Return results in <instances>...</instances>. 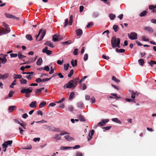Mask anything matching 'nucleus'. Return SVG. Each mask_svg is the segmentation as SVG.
<instances>
[{"label":"nucleus","mask_w":156,"mask_h":156,"mask_svg":"<svg viewBox=\"0 0 156 156\" xmlns=\"http://www.w3.org/2000/svg\"><path fill=\"white\" fill-rule=\"evenodd\" d=\"M79 79L75 78L74 80H71L67 83L64 85L63 87L64 88H74L77 85L78 83Z\"/></svg>","instance_id":"nucleus-1"},{"label":"nucleus","mask_w":156,"mask_h":156,"mask_svg":"<svg viewBox=\"0 0 156 156\" xmlns=\"http://www.w3.org/2000/svg\"><path fill=\"white\" fill-rule=\"evenodd\" d=\"M112 80L114 81L115 82L117 83H119L120 82V80H119L118 79H117L116 77H115L114 76H113L112 77Z\"/></svg>","instance_id":"nucleus-35"},{"label":"nucleus","mask_w":156,"mask_h":156,"mask_svg":"<svg viewBox=\"0 0 156 156\" xmlns=\"http://www.w3.org/2000/svg\"><path fill=\"white\" fill-rule=\"evenodd\" d=\"M2 61V63H5L7 61V59L5 57H4L3 58H0V63H1V61Z\"/></svg>","instance_id":"nucleus-30"},{"label":"nucleus","mask_w":156,"mask_h":156,"mask_svg":"<svg viewBox=\"0 0 156 156\" xmlns=\"http://www.w3.org/2000/svg\"><path fill=\"white\" fill-rule=\"evenodd\" d=\"M3 26L5 27V29L2 28L0 30V35L5 34L9 33L10 30L7 24L4 23L3 24Z\"/></svg>","instance_id":"nucleus-4"},{"label":"nucleus","mask_w":156,"mask_h":156,"mask_svg":"<svg viewBox=\"0 0 156 156\" xmlns=\"http://www.w3.org/2000/svg\"><path fill=\"white\" fill-rule=\"evenodd\" d=\"M2 148L3 149V151L4 152L6 151V148L7 147V146L5 144H3L2 145Z\"/></svg>","instance_id":"nucleus-46"},{"label":"nucleus","mask_w":156,"mask_h":156,"mask_svg":"<svg viewBox=\"0 0 156 156\" xmlns=\"http://www.w3.org/2000/svg\"><path fill=\"white\" fill-rule=\"evenodd\" d=\"M88 55L87 54H85L83 57V59L85 61H86L88 58Z\"/></svg>","instance_id":"nucleus-48"},{"label":"nucleus","mask_w":156,"mask_h":156,"mask_svg":"<svg viewBox=\"0 0 156 156\" xmlns=\"http://www.w3.org/2000/svg\"><path fill=\"white\" fill-rule=\"evenodd\" d=\"M44 69V70L47 72L49 71L50 70L49 67L48 66H45Z\"/></svg>","instance_id":"nucleus-50"},{"label":"nucleus","mask_w":156,"mask_h":156,"mask_svg":"<svg viewBox=\"0 0 156 156\" xmlns=\"http://www.w3.org/2000/svg\"><path fill=\"white\" fill-rule=\"evenodd\" d=\"M50 71L49 72V73L50 74H51L54 73V70L55 69V68L54 69H53L52 68V66H51L50 67Z\"/></svg>","instance_id":"nucleus-52"},{"label":"nucleus","mask_w":156,"mask_h":156,"mask_svg":"<svg viewBox=\"0 0 156 156\" xmlns=\"http://www.w3.org/2000/svg\"><path fill=\"white\" fill-rule=\"evenodd\" d=\"M44 89V87H43L39 89H36L35 91V93L36 94H41L42 90Z\"/></svg>","instance_id":"nucleus-19"},{"label":"nucleus","mask_w":156,"mask_h":156,"mask_svg":"<svg viewBox=\"0 0 156 156\" xmlns=\"http://www.w3.org/2000/svg\"><path fill=\"white\" fill-rule=\"evenodd\" d=\"M26 38L29 41L32 40L33 38L31 36L30 34H27L26 35Z\"/></svg>","instance_id":"nucleus-36"},{"label":"nucleus","mask_w":156,"mask_h":156,"mask_svg":"<svg viewBox=\"0 0 156 156\" xmlns=\"http://www.w3.org/2000/svg\"><path fill=\"white\" fill-rule=\"evenodd\" d=\"M46 104V103L45 101H42L40 103L39 105L40 108H42L44 107Z\"/></svg>","instance_id":"nucleus-25"},{"label":"nucleus","mask_w":156,"mask_h":156,"mask_svg":"<svg viewBox=\"0 0 156 156\" xmlns=\"http://www.w3.org/2000/svg\"><path fill=\"white\" fill-rule=\"evenodd\" d=\"M18 55L17 54L12 53L10 54V56L11 58H13L16 57Z\"/></svg>","instance_id":"nucleus-55"},{"label":"nucleus","mask_w":156,"mask_h":156,"mask_svg":"<svg viewBox=\"0 0 156 156\" xmlns=\"http://www.w3.org/2000/svg\"><path fill=\"white\" fill-rule=\"evenodd\" d=\"M17 108L15 106H12L9 107V110L10 112H12L14 111Z\"/></svg>","instance_id":"nucleus-17"},{"label":"nucleus","mask_w":156,"mask_h":156,"mask_svg":"<svg viewBox=\"0 0 156 156\" xmlns=\"http://www.w3.org/2000/svg\"><path fill=\"white\" fill-rule=\"evenodd\" d=\"M94 130H92L90 131V132L88 134L89 136H92L94 135Z\"/></svg>","instance_id":"nucleus-43"},{"label":"nucleus","mask_w":156,"mask_h":156,"mask_svg":"<svg viewBox=\"0 0 156 156\" xmlns=\"http://www.w3.org/2000/svg\"><path fill=\"white\" fill-rule=\"evenodd\" d=\"M71 147H64V146H62L60 147V149L62 150H65L66 149H68L69 148H71Z\"/></svg>","instance_id":"nucleus-41"},{"label":"nucleus","mask_w":156,"mask_h":156,"mask_svg":"<svg viewBox=\"0 0 156 156\" xmlns=\"http://www.w3.org/2000/svg\"><path fill=\"white\" fill-rule=\"evenodd\" d=\"M136 94L137 95H138V93H136V92L135 93L133 92H132V93L131 97L133 99H134L135 98V95H136Z\"/></svg>","instance_id":"nucleus-42"},{"label":"nucleus","mask_w":156,"mask_h":156,"mask_svg":"<svg viewBox=\"0 0 156 156\" xmlns=\"http://www.w3.org/2000/svg\"><path fill=\"white\" fill-rule=\"evenodd\" d=\"M77 106L79 108H82L83 106V104L82 102H79L77 104Z\"/></svg>","instance_id":"nucleus-54"},{"label":"nucleus","mask_w":156,"mask_h":156,"mask_svg":"<svg viewBox=\"0 0 156 156\" xmlns=\"http://www.w3.org/2000/svg\"><path fill=\"white\" fill-rule=\"evenodd\" d=\"M73 54L75 55H77L78 54V49L75 48L74 49L73 51Z\"/></svg>","instance_id":"nucleus-53"},{"label":"nucleus","mask_w":156,"mask_h":156,"mask_svg":"<svg viewBox=\"0 0 156 156\" xmlns=\"http://www.w3.org/2000/svg\"><path fill=\"white\" fill-rule=\"evenodd\" d=\"M13 77L14 79H21L22 77V76L20 74H14L13 75Z\"/></svg>","instance_id":"nucleus-23"},{"label":"nucleus","mask_w":156,"mask_h":156,"mask_svg":"<svg viewBox=\"0 0 156 156\" xmlns=\"http://www.w3.org/2000/svg\"><path fill=\"white\" fill-rule=\"evenodd\" d=\"M142 39L143 41H149V39L147 38L145 36H143L142 37Z\"/></svg>","instance_id":"nucleus-51"},{"label":"nucleus","mask_w":156,"mask_h":156,"mask_svg":"<svg viewBox=\"0 0 156 156\" xmlns=\"http://www.w3.org/2000/svg\"><path fill=\"white\" fill-rule=\"evenodd\" d=\"M45 34V31L41 29L39 31L38 34L36 35L35 36L36 40L39 41H41L43 38Z\"/></svg>","instance_id":"nucleus-3"},{"label":"nucleus","mask_w":156,"mask_h":156,"mask_svg":"<svg viewBox=\"0 0 156 156\" xmlns=\"http://www.w3.org/2000/svg\"><path fill=\"white\" fill-rule=\"evenodd\" d=\"M68 109L70 111H73V108L72 106H70L68 107Z\"/></svg>","instance_id":"nucleus-63"},{"label":"nucleus","mask_w":156,"mask_h":156,"mask_svg":"<svg viewBox=\"0 0 156 156\" xmlns=\"http://www.w3.org/2000/svg\"><path fill=\"white\" fill-rule=\"evenodd\" d=\"M76 156H83V154L81 153L78 152L76 153Z\"/></svg>","instance_id":"nucleus-64"},{"label":"nucleus","mask_w":156,"mask_h":156,"mask_svg":"<svg viewBox=\"0 0 156 156\" xmlns=\"http://www.w3.org/2000/svg\"><path fill=\"white\" fill-rule=\"evenodd\" d=\"M74 72V71L73 69H71L69 73L68 74V77H70L73 74Z\"/></svg>","instance_id":"nucleus-45"},{"label":"nucleus","mask_w":156,"mask_h":156,"mask_svg":"<svg viewBox=\"0 0 156 156\" xmlns=\"http://www.w3.org/2000/svg\"><path fill=\"white\" fill-rule=\"evenodd\" d=\"M116 51L117 52L122 53V52H124L125 51V50L124 49H119L118 48H116Z\"/></svg>","instance_id":"nucleus-39"},{"label":"nucleus","mask_w":156,"mask_h":156,"mask_svg":"<svg viewBox=\"0 0 156 156\" xmlns=\"http://www.w3.org/2000/svg\"><path fill=\"white\" fill-rule=\"evenodd\" d=\"M78 118L79 119V120L81 121L84 122L85 121V119L84 118V117L82 115H79Z\"/></svg>","instance_id":"nucleus-34"},{"label":"nucleus","mask_w":156,"mask_h":156,"mask_svg":"<svg viewBox=\"0 0 156 156\" xmlns=\"http://www.w3.org/2000/svg\"><path fill=\"white\" fill-rule=\"evenodd\" d=\"M76 33L77 36H81L83 34L82 30L80 29H78L76 31Z\"/></svg>","instance_id":"nucleus-15"},{"label":"nucleus","mask_w":156,"mask_h":156,"mask_svg":"<svg viewBox=\"0 0 156 156\" xmlns=\"http://www.w3.org/2000/svg\"><path fill=\"white\" fill-rule=\"evenodd\" d=\"M109 121V119H102L101 122L98 123V124L101 126H104Z\"/></svg>","instance_id":"nucleus-8"},{"label":"nucleus","mask_w":156,"mask_h":156,"mask_svg":"<svg viewBox=\"0 0 156 156\" xmlns=\"http://www.w3.org/2000/svg\"><path fill=\"white\" fill-rule=\"evenodd\" d=\"M149 9L152 10L153 12H156V5H151L149 6Z\"/></svg>","instance_id":"nucleus-18"},{"label":"nucleus","mask_w":156,"mask_h":156,"mask_svg":"<svg viewBox=\"0 0 156 156\" xmlns=\"http://www.w3.org/2000/svg\"><path fill=\"white\" fill-rule=\"evenodd\" d=\"M32 91V90H30L29 88H27L23 89L21 90V92L22 93L28 94L31 93Z\"/></svg>","instance_id":"nucleus-9"},{"label":"nucleus","mask_w":156,"mask_h":156,"mask_svg":"<svg viewBox=\"0 0 156 156\" xmlns=\"http://www.w3.org/2000/svg\"><path fill=\"white\" fill-rule=\"evenodd\" d=\"M75 94L74 92H71L69 95V100H72L74 98V96Z\"/></svg>","instance_id":"nucleus-29"},{"label":"nucleus","mask_w":156,"mask_h":156,"mask_svg":"<svg viewBox=\"0 0 156 156\" xmlns=\"http://www.w3.org/2000/svg\"><path fill=\"white\" fill-rule=\"evenodd\" d=\"M12 140H8L5 142L4 144H5L8 146V145H11L12 144Z\"/></svg>","instance_id":"nucleus-32"},{"label":"nucleus","mask_w":156,"mask_h":156,"mask_svg":"<svg viewBox=\"0 0 156 156\" xmlns=\"http://www.w3.org/2000/svg\"><path fill=\"white\" fill-rule=\"evenodd\" d=\"M5 16L9 18H15L18 20H19V18L18 17H16L15 16H14L13 15H12L11 14H9L8 13H5Z\"/></svg>","instance_id":"nucleus-12"},{"label":"nucleus","mask_w":156,"mask_h":156,"mask_svg":"<svg viewBox=\"0 0 156 156\" xmlns=\"http://www.w3.org/2000/svg\"><path fill=\"white\" fill-rule=\"evenodd\" d=\"M147 13V11H144L141 12L140 14V16H145Z\"/></svg>","instance_id":"nucleus-38"},{"label":"nucleus","mask_w":156,"mask_h":156,"mask_svg":"<svg viewBox=\"0 0 156 156\" xmlns=\"http://www.w3.org/2000/svg\"><path fill=\"white\" fill-rule=\"evenodd\" d=\"M14 92L12 91H10L9 92V97H12L13 96V94L14 93Z\"/></svg>","instance_id":"nucleus-56"},{"label":"nucleus","mask_w":156,"mask_h":156,"mask_svg":"<svg viewBox=\"0 0 156 156\" xmlns=\"http://www.w3.org/2000/svg\"><path fill=\"white\" fill-rule=\"evenodd\" d=\"M69 134L68 133L66 132L65 131H61L60 133V135H63L66 134Z\"/></svg>","instance_id":"nucleus-57"},{"label":"nucleus","mask_w":156,"mask_h":156,"mask_svg":"<svg viewBox=\"0 0 156 156\" xmlns=\"http://www.w3.org/2000/svg\"><path fill=\"white\" fill-rule=\"evenodd\" d=\"M32 74H29V75H27L26 76V77L28 79L30 80L32 78L31 76Z\"/></svg>","instance_id":"nucleus-58"},{"label":"nucleus","mask_w":156,"mask_h":156,"mask_svg":"<svg viewBox=\"0 0 156 156\" xmlns=\"http://www.w3.org/2000/svg\"><path fill=\"white\" fill-rule=\"evenodd\" d=\"M50 130L51 131H56V132H59L60 130L58 128H56L55 127L51 128Z\"/></svg>","instance_id":"nucleus-28"},{"label":"nucleus","mask_w":156,"mask_h":156,"mask_svg":"<svg viewBox=\"0 0 156 156\" xmlns=\"http://www.w3.org/2000/svg\"><path fill=\"white\" fill-rule=\"evenodd\" d=\"M144 30L150 33H153L154 32L153 29L150 27H144Z\"/></svg>","instance_id":"nucleus-11"},{"label":"nucleus","mask_w":156,"mask_h":156,"mask_svg":"<svg viewBox=\"0 0 156 156\" xmlns=\"http://www.w3.org/2000/svg\"><path fill=\"white\" fill-rule=\"evenodd\" d=\"M9 76L8 73H6L3 75L0 74V79L3 80L7 78Z\"/></svg>","instance_id":"nucleus-13"},{"label":"nucleus","mask_w":156,"mask_h":156,"mask_svg":"<svg viewBox=\"0 0 156 156\" xmlns=\"http://www.w3.org/2000/svg\"><path fill=\"white\" fill-rule=\"evenodd\" d=\"M44 44L52 48H53L55 46L52 43L51 41H47Z\"/></svg>","instance_id":"nucleus-16"},{"label":"nucleus","mask_w":156,"mask_h":156,"mask_svg":"<svg viewBox=\"0 0 156 156\" xmlns=\"http://www.w3.org/2000/svg\"><path fill=\"white\" fill-rule=\"evenodd\" d=\"M148 63L152 67L154 64H156V62L151 60L150 62H148Z\"/></svg>","instance_id":"nucleus-40"},{"label":"nucleus","mask_w":156,"mask_h":156,"mask_svg":"<svg viewBox=\"0 0 156 156\" xmlns=\"http://www.w3.org/2000/svg\"><path fill=\"white\" fill-rule=\"evenodd\" d=\"M109 16L110 19L112 20L115 17V16L114 14H110L109 15Z\"/></svg>","instance_id":"nucleus-44"},{"label":"nucleus","mask_w":156,"mask_h":156,"mask_svg":"<svg viewBox=\"0 0 156 156\" xmlns=\"http://www.w3.org/2000/svg\"><path fill=\"white\" fill-rule=\"evenodd\" d=\"M53 138L55 139L56 140H60L61 139V136L60 134H56L53 137Z\"/></svg>","instance_id":"nucleus-22"},{"label":"nucleus","mask_w":156,"mask_h":156,"mask_svg":"<svg viewBox=\"0 0 156 156\" xmlns=\"http://www.w3.org/2000/svg\"><path fill=\"white\" fill-rule=\"evenodd\" d=\"M112 121L117 123L120 124L121 123L120 121L117 118H113L112 119Z\"/></svg>","instance_id":"nucleus-26"},{"label":"nucleus","mask_w":156,"mask_h":156,"mask_svg":"<svg viewBox=\"0 0 156 156\" xmlns=\"http://www.w3.org/2000/svg\"><path fill=\"white\" fill-rule=\"evenodd\" d=\"M42 60L41 58H39L37 60V62L36 64L37 66H40L41 65L42 63Z\"/></svg>","instance_id":"nucleus-20"},{"label":"nucleus","mask_w":156,"mask_h":156,"mask_svg":"<svg viewBox=\"0 0 156 156\" xmlns=\"http://www.w3.org/2000/svg\"><path fill=\"white\" fill-rule=\"evenodd\" d=\"M63 39V37H62L57 34H55L53 36V40L54 41H59Z\"/></svg>","instance_id":"nucleus-6"},{"label":"nucleus","mask_w":156,"mask_h":156,"mask_svg":"<svg viewBox=\"0 0 156 156\" xmlns=\"http://www.w3.org/2000/svg\"><path fill=\"white\" fill-rule=\"evenodd\" d=\"M37 105V102L36 101H32L29 105L30 107L32 108H35Z\"/></svg>","instance_id":"nucleus-14"},{"label":"nucleus","mask_w":156,"mask_h":156,"mask_svg":"<svg viewBox=\"0 0 156 156\" xmlns=\"http://www.w3.org/2000/svg\"><path fill=\"white\" fill-rule=\"evenodd\" d=\"M93 25V23L92 22H90L88 23V24L87 25V27L88 28H90Z\"/></svg>","instance_id":"nucleus-62"},{"label":"nucleus","mask_w":156,"mask_h":156,"mask_svg":"<svg viewBox=\"0 0 156 156\" xmlns=\"http://www.w3.org/2000/svg\"><path fill=\"white\" fill-rule=\"evenodd\" d=\"M111 95L113 96H115V97L114 98L115 99H117L119 98H120V97H118L117 95V94H115L112 93L111 94Z\"/></svg>","instance_id":"nucleus-61"},{"label":"nucleus","mask_w":156,"mask_h":156,"mask_svg":"<svg viewBox=\"0 0 156 156\" xmlns=\"http://www.w3.org/2000/svg\"><path fill=\"white\" fill-rule=\"evenodd\" d=\"M73 16L72 15H71L70 16L69 21V23L68 19H66L65 22L64 23V27H66L68 24H69V25H72L73 22Z\"/></svg>","instance_id":"nucleus-5"},{"label":"nucleus","mask_w":156,"mask_h":156,"mask_svg":"<svg viewBox=\"0 0 156 156\" xmlns=\"http://www.w3.org/2000/svg\"><path fill=\"white\" fill-rule=\"evenodd\" d=\"M20 83L22 84H26L27 83V81L24 79H21L20 80Z\"/></svg>","instance_id":"nucleus-27"},{"label":"nucleus","mask_w":156,"mask_h":156,"mask_svg":"<svg viewBox=\"0 0 156 156\" xmlns=\"http://www.w3.org/2000/svg\"><path fill=\"white\" fill-rule=\"evenodd\" d=\"M64 62L63 59H62V60H58L57 61V63L58 64L61 65L63 64Z\"/></svg>","instance_id":"nucleus-49"},{"label":"nucleus","mask_w":156,"mask_h":156,"mask_svg":"<svg viewBox=\"0 0 156 156\" xmlns=\"http://www.w3.org/2000/svg\"><path fill=\"white\" fill-rule=\"evenodd\" d=\"M65 138L66 140L68 141H71L74 140V139L73 138L70 137L68 135L65 136Z\"/></svg>","instance_id":"nucleus-21"},{"label":"nucleus","mask_w":156,"mask_h":156,"mask_svg":"<svg viewBox=\"0 0 156 156\" xmlns=\"http://www.w3.org/2000/svg\"><path fill=\"white\" fill-rule=\"evenodd\" d=\"M69 63H67V64H65L64 65V69L65 70L67 71L68 70L69 67Z\"/></svg>","instance_id":"nucleus-33"},{"label":"nucleus","mask_w":156,"mask_h":156,"mask_svg":"<svg viewBox=\"0 0 156 156\" xmlns=\"http://www.w3.org/2000/svg\"><path fill=\"white\" fill-rule=\"evenodd\" d=\"M18 56L19 58L20 59H21L25 57V56L22 55V53L20 52H19L18 54Z\"/></svg>","instance_id":"nucleus-31"},{"label":"nucleus","mask_w":156,"mask_h":156,"mask_svg":"<svg viewBox=\"0 0 156 156\" xmlns=\"http://www.w3.org/2000/svg\"><path fill=\"white\" fill-rule=\"evenodd\" d=\"M128 37L131 40H135L137 38V35L136 33L133 32L128 34Z\"/></svg>","instance_id":"nucleus-7"},{"label":"nucleus","mask_w":156,"mask_h":156,"mask_svg":"<svg viewBox=\"0 0 156 156\" xmlns=\"http://www.w3.org/2000/svg\"><path fill=\"white\" fill-rule=\"evenodd\" d=\"M138 63L140 65L143 66L144 63V61L143 59H140L138 60Z\"/></svg>","instance_id":"nucleus-37"},{"label":"nucleus","mask_w":156,"mask_h":156,"mask_svg":"<svg viewBox=\"0 0 156 156\" xmlns=\"http://www.w3.org/2000/svg\"><path fill=\"white\" fill-rule=\"evenodd\" d=\"M120 44L119 38H117L115 37H112L111 39V45L113 48H114L116 47L120 48Z\"/></svg>","instance_id":"nucleus-2"},{"label":"nucleus","mask_w":156,"mask_h":156,"mask_svg":"<svg viewBox=\"0 0 156 156\" xmlns=\"http://www.w3.org/2000/svg\"><path fill=\"white\" fill-rule=\"evenodd\" d=\"M90 100H91V102L92 103H94L96 101L94 97H92L91 98Z\"/></svg>","instance_id":"nucleus-59"},{"label":"nucleus","mask_w":156,"mask_h":156,"mask_svg":"<svg viewBox=\"0 0 156 156\" xmlns=\"http://www.w3.org/2000/svg\"><path fill=\"white\" fill-rule=\"evenodd\" d=\"M42 52L43 53H46L48 55H50L52 54V51L49 50H48V48L47 47H45L43 50Z\"/></svg>","instance_id":"nucleus-10"},{"label":"nucleus","mask_w":156,"mask_h":156,"mask_svg":"<svg viewBox=\"0 0 156 156\" xmlns=\"http://www.w3.org/2000/svg\"><path fill=\"white\" fill-rule=\"evenodd\" d=\"M71 64L73 67H74L77 65V60H75L74 62L73 59L71 61Z\"/></svg>","instance_id":"nucleus-24"},{"label":"nucleus","mask_w":156,"mask_h":156,"mask_svg":"<svg viewBox=\"0 0 156 156\" xmlns=\"http://www.w3.org/2000/svg\"><path fill=\"white\" fill-rule=\"evenodd\" d=\"M87 77V76H84L83 78H82L80 81L79 82V83H80L81 82L83 81Z\"/></svg>","instance_id":"nucleus-60"},{"label":"nucleus","mask_w":156,"mask_h":156,"mask_svg":"<svg viewBox=\"0 0 156 156\" xmlns=\"http://www.w3.org/2000/svg\"><path fill=\"white\" fill-rule=\"evenodd\" d=\"M113 29L115 32H116L118 30V27L117 25H114L113 26Z\"/></svg>","instance_id":"nucleus-47"}]
</instances>
